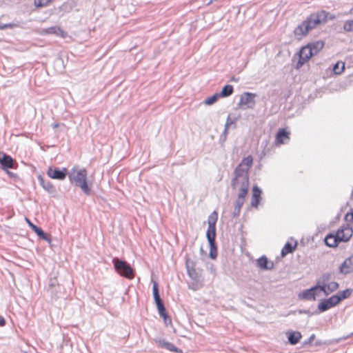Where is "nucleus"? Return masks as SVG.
<instances>
[{
  "mask_svg": "<svg viewBox=\"0 0 353 353\" xmlns=\"http://www.w3.org/2000/svg\"><path fill=\"white\" fill-rule=\"evenodd\" d=\"M253 158L249 155L245 157L235 170L236 176L233 181L234 188L239 190L237 204L239 208L243 204L249 188V177L248 172L252 165Z\"/></svg>",
  "mask_w": 353,
  "mask_h": 353,
  "instance_id": "nucleus-1",
  "label": "nucleus"
},
{
  "mask_svg": "<svg viewBox=\"0 0 353 353\" xmlns=\"http://www.w3.org/2000/svg\"><path fill=\"white\" fill-rule=\"evenodd\" d=\"M336 16L334 14H330L325 10H320L311 14L294 29V35L299 39H301L318 26L326 23L328 20H334Z\"/></svg>",
  "mask_w": 353,
  "mask_h": 353,
  "instance_id": "nucleus-2",
  "label": "nucleus"
},
{
  "mask_svg": "<svg viewBox=\"0 0 353 353\" xmlns=\"http://www.w3.org/2000/svg\"><path fill=\"white\" fill-rule=\"evenodd\" d=\"M353 234V230L348 224L342 225L338 229L336 234H328L325 237L326 245L335 248L340 242H347Z\"/></svg>",
  "mask_w": 353,
  "mask_h": 353,
  "instance_id": "nucleus-3",
  "label": "nucleus"
},
{
  "mask_svg": "<svg viewBox=\"0 0 353 353\" xmlns=\"http://www.w3.org/2000/svg\"><path fill=\"white\" fill-rule=\"evenodd\" d=\"M68 177L70 182L80 187L84 193L90 194V188L87 183V171L85 168H79L78 166L73 167Z\"/></svg>",
  "mask_w": 353,
  "mask_h": 353,
  "instance_id": "nucleus-4",
  "label": "nucleus"
},
{
  "mask_svg": "<svg viewBox=\"0 0 353 353\" xmlns=\"http://www.w3.org/2000/svg\"><path fill=\"white\" fill-rule=\"evenodd\" d=\"M112 262L114 269L121 276L128 279H132L134 278V271L125 261L120 260L118 258H114Z\"/></svg>",
  "mask_w": 353,
  "mask_h": 353,
  "instance_id": "nucleus-5",
  "label": "nucleus"
},
{
  "mask_svg": "<svg viewBox=\"0 0 353 353\" xmlns=\"http://www.w3.org/2000/svg\"><path fill=\"white\" fill-rule=\"evenodd\" d=\"M299 61H297L295 68L300 69L305 63L308 62L310 59L314 56L310 46L307 44L303 46L299 53Z\"/></svg>",
  "mask_w": 353,
  "mask_h": 353,
  "instance_id": "nucleus-6",
  "label": "nucleus"
},
{
  "mask_svg": "<svg viewBox=\"0 0 353 353\" xmlns=\"http://www.w3.org/2000/svg\"><path fill=\"white\" fill-rule=\"evenodd\" d=\"M255 94L245 92L241 96L239 105L241 108H252L255 104Z\"/></svg>",
  "mask_w": 353,
  "mask_h": 353,
  "instance_id": "nucleus-7",
  "label": "nucleus"
},
{
  "mask_svg": "<svg viewBox=\"0 0 353 353\" xmlns=\"http://www.w3.org/2000/svg\"><path fill=\"white\" fill-rule=\"evenodd\" d=\"M341 302V299L338 298L336 296H332L327 299H325L321 302L319 305V310L321 312H324L335 305L339 304Z\"/></svg>",
  "mask_w": 353,
  "mask_h": 353,
  "instance_id": "nucleus-8",
  "label": "nucleus"
},
{
  "mask_svg": "<svg viewBox=\"0 0 353 353\" xmlns=\"http://www.w3.org/2000/svg\"><path fill=\"white\" fill-rule=\"evenodd\" d=\"M67 168H63L62 170H59L57 168L50 167L48 170L47 174L53 179L63 180L67 175Z\"/></svg>",
  "mask_w": 353,
  "mask_h": 353,
  "instance_id": "nucleus-9",
  "label": "nucleus"
},
{
  "mask_svg": "<svg viewBox=\"0 0 353 353\" xmlns=\"http://www.w3.org/2000/svg\"><path fill=\"white\" fill-rule=\"evenodd\" d=\"M41 34H55L61 38L67 37V32L59 26H52L43 29L40 31Z\"/></svg>",
  "mask_w": 353,
  "mask_h": 353,
  "instance_id": "nucleus-10",
  "label": "nucleus"
},
{
  "mask_svg": "<svg viewBox=\"0 0 353 353\" xmlns=\"http://www.w3.org/2000/svg\"><path fill=\"white\" fill-rule=\"evenodd\" d=\"M290 132L285 128L279 129L276 133L275 138V144L280 145L284 144L287 141L290 139Z\"/></svg>",
  "mask_w": 353,
  "mask_h": 353,
  "instance_id": "nucleus-11",
  "label": "nucleus"
},
{
  "mask_svg": "<svg viewBox=\"0 0 353 353\" xmlns=\"http://www.w3.org/2000/svg\"><path fill=\"white\" fill-rule=\"evenodd\" d=\"M0 163L3 168H13V159L3 152H0Z\"/></svg>",
  "mask_w": 353,
  "mask_h": 353,
  "instance_id": "nucleus-12",
  "label": "nucleus"
},
{
  "mask_svg": "<svg viewBox=\"0 0 353 353\" xmlns=\"http://www.w3.org/2000/svg\"><path fill=\"white\" fill-rule=\"evenodd\" d=\"M186 268L190 277L193 279H197L199 277V274L196 270L195 264L192 261L187 260Z\"/></svg>",
  "mask_w": 353,
  "mask_h": 353,
  "instance_id": "nucleus-13",
  "label": "nucleus"
},
{
  "mask_svg": "<svg viewBox=\"0 0 353 353\" xmlns=\"http://www.w3.org/2000/svg\"><path fill=\"white\" fill-rule=\"evenodd\" d=\"M261 191L257 186H254L252 189V196L251 204L253 207L257 208L261 200Z\"/></svg>",
  "mask_w": 353,
  "mask_h": 353,
  "instance_id": "nucleus-14",
  "label": "nucleus"
},
{
  "mask_svg": "<svg viewBox=\"0 0 353 353\" xmlns=\"http://www.w3.org/2000/svg\"><path fill=\"white\" fill-rule=\"evenodd\" d=\"M307 45L310 46L314 56L323 50L325 46V43L323 41H316L307 43Z\"/></svg>",
  "mask_w": 353,
  "mask_h": 353,
  "instance_id": "nucleus-15",
  "label": "nucleus"
},
{
  "mask_svg": "<svg viewBox=\"0 0 353 353\" xmlns=\"http://www.w3.org/2000/svg\"><path fill=\"white\" fill-rule=\"evenodd\" d=\"M353 269V259L352 257L346 259L341 266V271L345 274L349 273Z\"/></svg>",
  "mask_w": 353,
  "mask_h": 353,
  "instance_id": "nucleus-16",
  "label": "nucleus"
},
{
  "mask_svg": "<svg viewBox=\"0 0 353 353\" xmlns=\"http://www.w3.org/2000/svg\"><path fill=\"white\" fill-rule=\"evenodd\" d=\"M321 288V290L324 291L326 294H329L337 290V288H339V285L335 281H330L328 282L327 283H323Z\"/></svg>",
  "mask_w": 353,
  "mask_h": 353,
  "instance_id": "nucleus-17",
  "label": "nucleus"
},
{
  "mask_svg": "<svg viewBox=\"0 0 353 353\" xmlns=\"http://www.w3.org/2000/svg\"><path fill=\"white\" fill-rule=\"evenodd\" d=\"M160 316L163 318V322L166 326L172 325V319L167 314L164 305L157 307Z\"/></svg>",
  "mask_w": 353,
  "mask_h": 353,
  "instance_id": "nucleus-18",
  "label": "nucleus"
},
{
  "mask_svg": "<svg viewBox=\"0 0 353 353\" xmlns=\"http://www.w3.org/2000/svg\"><path fill=\"white\" fill-rule=\"evenodd\" d=\"M152 290H153V296H154V299L155 303L157 304V307H162V306L164 305H163V303L162 300L160 298V296H159V294L158 285H157V283L156 282H154V284H153Z\"/></svg>",
  "mask_w": 353,
  "mask_h": 353,
  "instance_id": "nucleus-19",
  "label": "nucleus"
},
{
  "mask_svg": "<svg viewBox=\"0 0 353 353\" xmlns=\"http://www.w3.org/2000/svg\"><path fill=\"white\" fill-rule=\"evenodd\" d=\"M296 243L292 244V243L287 242L281 250V256H285L287 254L293 252L296 248Z\"/></svg>",
  "mask_w": 353,
  "mask_h": 353,
  "instance_id": "nucleus-20",
  "label": "nucleus"
},
{
  "mask_svg": "<svg viewBox=\"0 0 353 353\" xmlns=\"http://www.w3.org/2000/svg\"><path fill=\"white\" fill-rule=\"evenodd\" d=\"M302 337L299 332H292L288 334V341L290 344L295 345L299 342Z\"/></svg>",
  "mask_w": 353,
  "mask_h": 353,
  "instance_id": "nucleus-21",
  "label": "nucleus"
},
{
  "mask_svg": "<svg viewBox=\"0 0 353 353\" xmlns=\"http://www.w3.org/2000/svg\"><path fill=\"white\" fill-rule=\"evenodd\" d=\"M316 289L315 288H311L310 290H307L304 291L301 294V297L303 299L306 300H314L315 296H316Z\"/></svg>",
  "mask_w": 353,
  "mask_h": 353,
  "instance_id": "nucleus-22",
  "label": "nucleus"
},
{
  "mask_svg": "<svg viewBox=\"0 0 353 353\" xmlns=\"http://www.w3.org/2000/svg\"><path fill=\"white\" fill-rule=\"evenodd\" d=\"M159 345L165 349H167L173 352H179V349L172 343L165 341H159Z\"/></svg>",
  "mask_w": 353,
  "mask_h": 353,
  "instance_id": "nucleus-23",
  "label": "nucleus"
},
{
  "mask_svg": "<svg viewBox=\"0 0 353 353\" xmlns=\"http://www.w3.org/2000/svg\"><path fill=\"white\" fill-rule=\"evenodd\" d=\"M270 263L268 259L265 256L261 257L257 260L258 266L263 270L271 269L272 268V264L269 265Z\"/></svg>",
  "mask_w": 353,
  "mask_h": 353,
  "instance_id": "nucleus-24",
  "label": "nucleus"
},
{
  "mask_svg": "<svg viewBox=\"0 0 353 353\" xmlns=\"http://www.w3.org/2000/svg\"><path fill=\"white\" fill-rule=\"evenodd\" d=\"M218 220V213L216 211L212 212L208 216V228H216V223Z\"/></svg>",
  "mask_w": 353,
  "mask_h": 353,
  "instance_id": "nucleus-25",
  "label": "nucleus"
},
{
  "mask_svg": "<svg viewBox=\"0 0 353 353\" xmlns=\"http://www.w3.org/2000/svg\"><path fill=\"white\" fill-rule=\"evenodd\" d=\"M206 236L208 240L209 244H213L215 243L216 239V228H208Z\"/></svg>",
  "mask_w": 353,
  "mask_h": 353,
  "instance_id": "nucleus-26",
  "label": "nucleus"
},
{
  "mask_svg": "<svg viewBox=\"0 0 353 353\" xmlns=\"http://www.w3.org/2000/svg\"><path fill=\"white\" fill-rule=\"evenodd\" d=\"M234 92V88L231 85H225L219 94L221 97H227L230 96Z\"/></svg>",
  "mask_w": 353,
  "mask_h": 353,
  "instance_id": "nucleus-27",
  "label": "nucleus"
},
{
  "mask_svg": "<svg viewBox=\"0 0 353 353\" xmlns=\"http://www.w3.org/2000/svg\"><path fill=\"white\" fill-rule=\"evenodd\" d=\"M54 0H34V4L37 8H43L49 6Z\"/></svg>",
  "mask_w": 353,
  "mask_h": 353,
  "instance_id": "nucleus-28",
  "label": "nucleus"
},
{
  "mask_svg": "<svg viewBox=\"0 0 353 353\" xmlns=\"http://www.w3.org/2000/svg\"><path fill=\"white\" fill-rule=\"evenodd\" d=\"M345 69V63L343 62H337L333 68V71L336 74H341Z\"/></svg>",
  "mask_w": 353,
  "mask_h": 353,
  "instance_id": "nucleus-29",
  "label": "nucleus"
},
{
  "mask_svg": "<svg viewBox=\"0 0 353 353\" xmlns=\"http://www.w3.org/2000/svg\"><path fill=\"white\" fill-rule=\"evenodd\" d=\"M219 93H215L212 96L208 97L205 101V104L210 105L214 103L219 98H220Z\"/></svg>",
  "mask_w": 353,
  "mask_h": 353,
  "instance_id": "nucleus-30",
  "label": "nucleus"
},
{
  "mask_svg": "<svg viewBox=\"0 0 353 353\" xmlns=\"http://www.w3.org/2000/svg\"><path fill=\"white\" fill-rule=\"evenodd\" d=\"M210 256L212 259H215L217 256V250L216 243L213 244H210Z\"/></svg>",
  "mask_w": 353,
  "mask_h": 353,
  "instance_id": "nucleus-31",
  "label": "nucleus"
},
{
  "mask_svg": "<svg viewBox=\"0 0 353 353\" xmlns=\"http://www.w3.org/2000/svg\"><path fill=\"white\" fill-rule=\"evenodd\" d=\"M352 294V291L350 290H345L341 292H339L338 294H336L335 296H338V298L341 299V301L343 299H345L347 297H349Z\"/></svg>",
  "mask_w": 353,
  "mask_h": 353,
  "instance_id": "nucleus-32",
  "label": "nucleus"
},
{
  "mask_svg": "<svg viewBox=\"0 0 353 353\" xmlns=\"http://www.w3.org/2000/svg\"><path fill=\"white\" fill-rule=\"evenodd\" d=\"M41 239H43V240H47V241H50L49 239H48L46 234L43 232V231L42 230L41 228H39V227H36L34 228V230H33Z\"/></svg>",
  "mask_w": 353,
  "mask_h": 353,
  "instance_id": "nucleus-33",
  "label": "nucleus"
},
{
  "mask_svg": "<svg viewBox=\"0 0 353 353\" xmlns=\"http://www.w3.org/2000/svg\"><path fill=\"white\" fill-rule=\"evenodd\" d=\"M343 28L347 32L353 31V20L347 21L343 25Z\"/></svg>",
  "mask_w": 353,
  "mask_h": 353,
  "instance_id": "nucleus-34",
  "label": "nucleus"
},
{
  "mask_svg": "<svg viewBox=\"0 0 353 353\" xmlns=\"http://www.w3.org/2000/svg\"><path fill=\"white\" fill-rule=\"evenodd\" d=\"M345 219L347 222L353 223V210L345 214Z\"/></svg>",
  "mask_w": 353,
  "mask_h": 353,
  "instance_id": "nucleus-35",
  "label": "nucleus"
},
{
  "mask_svg": "<svg viewBox=\"0 0 353 353\" xmlns=\"http://www.w3.org/2000/svg\"><path fill=\"white\" fill-rule=\"evenodd\" d=\"M16 26L17 25L14 23L0 24V30H4L6 28H13Z\"/></svg>",
  "mask_w": 353,
  "mask_h": 353,
  "instance_id": "nucleus-36",
  "label": "nucleus"
},
{
  "mask_svg": "<svg viewBox=\"0 0 353 353\" xmlns=\"http://www.w3.org/2000/svg\"><path fill=\"white\" fill-rule=\"evenodd\" d=\"M42 185L46 190H47L48 191H50L53 189V185L52 184H50V182L45 183L43 181Z\"/></svg>",
  "mask_w": 353,
  "mask_h": 353,
  "instance_id": "nucleus-37",
  "label": "nucleus"
},
{
  "mask_svg": "<svg viewBox=\"0 0 353 353\" xmlns=\"http://www.w3.org/2000/svg\"><path fill=\"white\" fill-rule=\"evenodd\" d=\"M26 221L28 224V225L32 228V230L37 227L34 224H33L28 218H26Z\"/></svg>",
  "mask_w": 353,
  "mask_h": 353,
  "instance_id": "nucleus-38",
  "label": "nucleus"
},
{
  "mask_svg": "<svg viewBox=\"0 0 353 353\" xmlns=\"http://www.w3.org/2000/svg\"><path fill=\"white\" fill-rule=\"evenodd\" d=\"M6 324V321L3 316H0V326H3Z\"/></svg>",
  "mask_w": 353,
  "mask_h": 353,
  "instance_id": "nucleus-39",
  "label": "nucleus"
},
{
  "mask_svg": "<svg viewBox=\"0 0 353 353\" xmlns=\"http://www.w3.org/2000/svg\"><path fill=\"white\" fill-rule=\"evenodd\" d=\"M58 125H59L58 124H54V128H57V127H58Z\"/></svg>",
  "mask_w": 353,
  "mask_h": 353,
  "instance_id": "nucleus-40",
  "label": "nucleus"
}]
</instances>
